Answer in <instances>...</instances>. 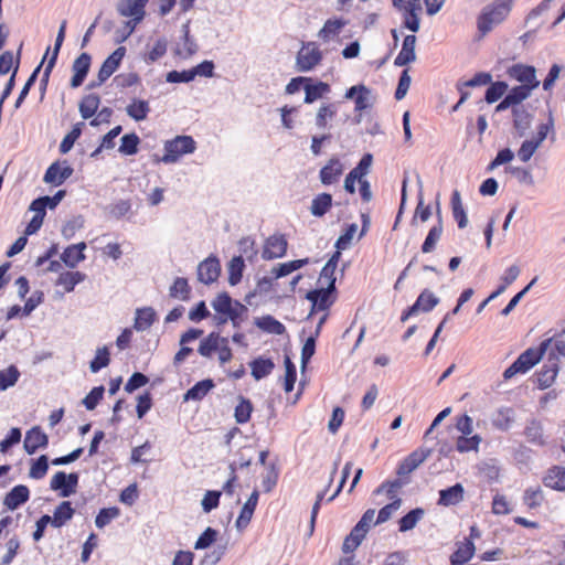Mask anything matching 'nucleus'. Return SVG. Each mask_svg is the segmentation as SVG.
Wrapping results in <instances>:
<instances>
[{"label": "nucleus", "instance_id": "f257e3e1", "mask_svg": "<svg viewBox=\"0 0 565 565\" xmlns=\"http://www.w3.org/2000/svg\"><path fill=\"white\" fill-rule=\"evenodd\" d=\"M554 344L556 355L565 356V329L554 338L541 342L537 348H529L503 372L504 380H510L519 373H525L543 358L551 344Z\"/></svg>", "mask_w": 565, "mask_h": 565}, {"label": "nucleus", "instance_id": "f03ea898", "mask_svg": "<svg viewBox=\"0 0 565 565\" xmlns=\"http://www.w3.org/2000/svg\"><path fill=\"white\" fill-rule=\"evenodd\" d=\"M513 0H494L483 8L477 19L478 31L481 36L488 34L494 25L503 22L512 9Z\"/></svg>", "mask_w": 565, "mask_h": 565}, {"label": "nucleus", "instance_id": "7ed1b4c3", "mask_svg": "<svg viewBox=\"0 0 565 565\" xmlns=\"http://www.w3.org/2000/svg\"><path fill=\"white\" fill-rule=\"evenodd\" d=\"M213 309L218 313V323H225L231 320L236 327L242 320V316L247 312V308L237 300H233L227 292L218 294L212 301Z\"/></svg>", "mask_w": 565, "mask_h": 565}, {"label": "nucleus", "instance_id": "20e7f679", "mask_svg": "<svg viewBox=\"0 0 565 565\" xmlns=\"http://www.w3.org/2000/svg\"><path fill=\"white\" fill-rule=\"evenodd\" d=\"M196 142L191 136H177L164 142V154L158 161L174 163L182 156L193 153Z\"/></svg>", "mask_w": 565, "mask_h": 565}, {"label": "nucleus", "instance_id": "39448f33", "mask_svg": "<svg viewBox=\"0 0 565 565\" xmlns=\"http://www.w3.org/2000/svg\"><path fill=\"white\" fill-rule=\"evenodd\" d=\"M392 4L402 14L405 29L414 33L419 31L423 11L420 0H392Z\"/></svg>", "mask_w": 565, "mask_h": 565}, {"label": "nucleus", "instance_id": "423d86ee", "mask_svg": "<svg viewBox=\"0 0 565 565\" xmlns=\"http://www.w3.org/2000/svg\"><path fill=\"white\" fill-rule=\"evenodd\" d=\"M306 298L311 302L310 313L328 310L337 299L334 280L328 286L320 285L319 288L310 290Z\"/></svg>", "mask_w": 565, "mask_h": 565}, {"label": "nucleus", "instance_id": "0eeeda50", "mask_svg": "<svg viewBox=\"0 0 565 565\" xmlns=\"http://www.w3.org/2000/svg\"><path fill=\"white\" fill-rule=\"evenodd\" d=\"M322 58L319 45L316 42H306L297 53L296 67L299 72H309L317 67Z\"/></svg>", "mask_w": 565, "mask_h": 565}, {"label": "nucleus", "instance_id": "6e6552de", "mask_svg": "<svg viewBox=\"0 0 565 565\" xmlns=\"http://www.w3.org/2000/svg\"><path fill=\"white\" fill-rule=\"evenodd\" d=\"M559 371L558 356L551 352L546 362L541 370L536 373L537 387L545 390L552 386Z\"/></svg>", "mask_w": 565, "mask_h": 565}, {"label": "nucleus", "instance_id": "1a4fd4ad", "mask_svg": "<svg viewBox=\"0 0 565 565\" xmlns=\"http://www.w3.org/2000/svg\"><path fill=\"white\" fill-rule=\"evenodd\" d=\"M78 479L79 477L76 472L66 475L64 471H57L52 477L50 487L54 491H60L61 497L66 498L75 492Z\"/></svg>", "mask_w": 565, "mask_h": 565}, {"label": "nucleus", "instance_id": "9d476101", "mask_svg": "<svg viewBox=\"0 0 565 565\" xmlns=\"http://www.w3.org/2000/svg\"><path fill=\"white\" fill-rule=\"evenodd\" d=\"M288 247V242L282 234H274L266 238L262 257L265 260H271L276 258H281L286 255Z\"/></svg>", "mask_w": 565, "mask_h": 565}, {"label": "nucleus", "instance_id": "9b49d317", "mask_svg": "<svg viewBox=\"0 0 565 565\" xmlns=\"http://www.w3.org/2000/svg\"><path fill=\"white\" fill-rule=\"evenodd\" d=\"M125 55L126 47L119 46L104 61L97 74L98 85L106 82L117 71Z\"/></svg>", "mask_w": 565, "mask_h": 565}, {"label": "nucleus", "instance_id": "f8f14e48", "mask_svg": "<svg viewBox=\"0 0 565 565\" xmlns=\"http://www.w3.org/2000/svg\"><path fill=\"white\" fill-rule=\"evenodd\" d=\"M508 75L511 78L522 83L524 86H531L535 89L539 87L540 82L536 78V71L534 66L524 64H514L508 70Z\"/></svg>", "mask_w": 565, "mask_h": 565}, {"label": "nucleus", "instance_id": "ddd939ff", "mask_svg": "<svg viewBox=\"0 0 565 565\" xmlns=\"http://www.w3.org/2000/svg\"><path fill=\"white\" fill-rule=\"evenodd\" d=\"M148 2L149 0H120L117 10L121 17L132 18L137 24L143 20Z\"/></svg>", "mask_w": 565, "mask_h": 565}, {"label": "nucleus", "instance_id": "4468645a", "mask_svg": "<svg viewBox=\"0 0 565 565\" xmlns=\"http://www.w3.org/2000/svg\"><path fill=\"white\" fill-rule=\"evenodd\" d=\"M372 164V154L366 153L362 157L360 162L355 168H353L345 177L344 180V189L350 194L355 193V182L356 180L364 179V177L369 173L370 167Z\"/></svg>", "mask_w": 565, "mask_h": 565}, {"label": "nucleus", "instance_id": "2eb2a0df", "mask_svg": "<svg viewBox=\"0 0 565 565\" xmlns=\"http://www.w3.org/2000/svg\"><path fill=\"white\" fill-rule=\"evenodd\" d=\"M220 274L221 265L215 256H209L198 266V279L205 285L216 281Z\"/></svg>", "mask_w": 565, "mask_h": 565}, {"label": "nucleus", "instance_id": "dca6fc26", "mask_svg": "<svg viewBox=\"0 0 565 565\" xmlns=\"http://www.w3.org/2000/svg\"><path fill=\"white\" fill-rule=\"evenodd\" d=\"M73 171L67 161H56L47 168L43 179L46 183L61 185L73 174Z\"/></svg>", "mask_w": 565, "mask_h": 565}, {"label": "nucleus", "instance_id": "f3484780", "mask_svg": "<svg viewBox=\"0 0 565 565\" xmlns=\"http://www.w3.org/2000/svg\"><path fill=\"white\" fill-rule=\"evenodd\" d=\"M429 450L416 449L411 452L403 461L398 465L396 473L398 478H407L422 462L429 456Z\"/></svg>", "mask_w": 565, "mask_h": 565}, {"label": "nucleus", "instance_id": "a211bd4d", "mask_svg": "<svg viewBox=\"0 0 565 565\" xmlns=\"http://www.w3.org/2000/svg\"><path fill=\"white\" fill-rule=\"evenodd\" d=\"M49 445V437L40 426H34L25 434L23 447L26 454L33 455L40 448H46Z\"/></svg>", "mask_w": 565, "mask_h": 565}, {"label": "nucleus", "instance_id": "6ab92c4d", "mask_svg": "<svg viewBox=\"0 0 565 565\" xmlns=\"http://www.w3.org/2000/svg\"><path fill=\"white\" fill-rule=\"evenodd\" d=\"M343 173V164L338 158H331L320 170L319 178L322 184L331 185L339 181Z\"/></svg>", "mask_w": 565, "mask_h": 565}, {"label": "nucleus", "instance_id": "aec40b11", "mask_svg": "<svg viewBox=\"0 0 565 565\" xmlns=\"http://www.w3.org/2000/svg\"><path fill=\"white\" fill-rule=\"evenodd\" d=\"M92 57L88 53H82L73 63V76L71 79V86L76 88L81 86L89 71Z\"/></svg>", "mask_w": 565, "mask_h": 565}, {"label": "nucleus", "instance_id": "412c9836", "mask_svg": "<svg viewBox=\"0 0 565 565\" xmlns=\"http://www.w3.org/2000/svg\"><path fill=\"white\" fill-rule=\"evenodd\" d=\"M30 499V490L24 484L13 487L4 497L3 504L9 510H15Z\"/></svg>", "mask_w": 565, "mask_h": 565}, {"label": "nucleus", "instance_id": "4be33fe9", "mask_svg": "<svg viewBox=\"0 0 565 565\" xmlns=\"http://www.w3.org/2000/svg\"><path fill=\"white\" fill-rule=\"evenodd\" d=\"M86 247L87 246L85 242L67 246L61 255L62 262L67 267L75 268L79 263H82L86 258L84 254Z\"/></svg>", "mask_w": 565, "mask_h": 565}, {"label": "nucleus", "instance_id": "5701e85b", "mask_svg": "<svg viewBox=\"0 0 565 565\" xmlns=\"http://www.w3.org/2000/svg\"><path fill=\"white\" fill-rule=\"evenodd\" d=\"M543 484L550 489L565 492V467H551L543 477Z\"/></svg>", "mask_w": 565, "mask_h": 565}, {"label": "nucleus", "instance_id": "b1692460", "mask_svg": "<svg viewBox=\"0 0 565 565\" xmlns=\"http://www.w3.org/2000/svg\"><path fill=\"white\" fill-rule=\"evenodd\" d=\"M416 36L414 34L406 35L403 41L402 50L394 60L396 66L407 65L416 60L415 54Z\"/></svg>", "mask_w": 565, "mask_h": 565}, {"label": "nucleus", "instance_id": "393cba45", "mask_svg": "<svg viewBox=\"0 0 565 565\" xmlns=\"http://www.w3.org/2000/svg\"><path fill=\"white\" fill-rule=\"evenodd\" d=\"M476 552L475 543L471 540H463L457 543V548L450 555L451 565H462L470 561Z\"/></svg>", "mask_w": 565, "mask_h": 565}, {"label": "nucleus", "instance_id": "a878e982", "mask_svg": "<svg viewBox=\"0 0 565 565\" xmlns=\"http://www.w3.org/2000/svg\"><path fill=\"white\" fill-rule=\"evenodd\" d=\"M465 489L461 483L439 491L438 504L444 507L456 505L463 500Z\"/></svg>", "mask_w": 565, "mask_h": 565}, {"label": "nucleus", "instance_id": "bb28decb", "mask_svg": "<svg viewBox=\"0 0 565 565\" xmlns=\"http://www.w3.org/2000/svg\"><path fill=\"white\" fill-rule=\"evenodd\" d=\"M86 279V274L75 270L63 271L58 275L55 286H61L64 292H72L76 285Z\"/></svg>", "mask_w": 565, "mask_h": 565}, {"label": "nucleus", "instance_id": "cd10ccee", "mask_svg": "<svg viewBox=\"0 0 565 565\" xmlns=\"http://www.w3.org/2000/svg\"><path fill=\"white\" fill-rule=\"evenodd\" d=\"M258 491L254 490L249 498L247 499V501L245 502V504L243 505L241 513L236 520V526L238 529H244L249 524L258 502Z\"/></svg>", "mask_w": 565, "mask_h": 565}, {"label": "nucleus", "instance_id": "c85d7f7f", "mask_svg": "<svg viewBox=\"0 0 565 565\" xmlns=\"http://www.w3.org/2000/svg\"><path fill=\"white\" fill-rule=\"evenodd\" d=\"M75 510L73 509L70 501H62L54 510L53 516H51V524L54 527H62L65 525L74 515Z\"/></svg>", "mask_w": 565, "mask_h": 565}, {"label": "nucleus", "instance_id": "c756f323", "mask_svg": "<svg viewBox=\"0 0 565 565\" xmlns=\"http://www.w3.org/2000/svg\"><path fill=\"white\" fill-rule=\"evenodd\" d=\"M215 386L213 380L206 379L195 383L183 396L184 402L201 401Z\"/></svg>", "mask_w": 565, "mask_h": 565}, {"label": "nucleus", "instance_id": "7c9ffc66", "mask_svg": "<svg viewBox=\"0 0 565 565\" xmlns=\"http://www.w3.org/2000/svg\"><path fill=\"white\" fill-rule=\"evenodd\" d=\"M191 286L186 278L177 277L169 288V296L172 299L188 301L191 298Z\"/></svg>", "mask_w": 565, "mask_h": 565}, {"label": "nucleus", "instance_id": "2f4dec72", "mask_svg": "<svg viewBox=\"0 0 565 565\" xmlns=\"http://www.w3.org/2000/svg\"><path fill=\"white\" fill-rule=\"evenodd\" d=\"M408 478L398 477L392 481H384L374 490V493L380 494L382 492H385L387 498L394 501L395 499H399L397 497V493L405 484L408 483Z\"/></svg>", "mask_w": 565, "mask_h": 565}, {"label": "nucleus", "instance_id": "473e14b6", "mask_svg": "<svg viewBox=\"0 0 565 565\" xmlns=\"http://www.w3.org/2000/svg\"><path fill=\"white\" fill-rule=\"evenodd\" d=\"M157 319V313L151 307L137 309L134 328L137 331L149 329Z\"/></svg>", "mask_w": 565, "mask_h": 565}, {"label": "nucleus", "instance_id": "72a5a7b5", "mask_svg": "<svg viewBox=\"0 0 565 565\" xmlns=\"http://www.w3.org/2000/svg\"><path fill=\"white\" fill-rule=\"evenodd\" d=\"M100 105V97L97 94L85 95L78 105V109L83 119L92 118Z\"/></svg>", "mask_w": 565, "mask_h": 565}, {"label": "nucleus", "instance_id": "f704fd0d", "mask_svg": "<svg viewBox=\"0 0 565 565\" xmlns=\"http://www.w3.org/2000/svg\"><path fill=\"white\" fill-rule=\"evenodd\" d=\"M308 264V258L290 260L287 263L278 264L270 270L271 277L278 279L302 268Z\"/></svg>", "mask_w": 565, "mask_h": 565}, {"label": "nucleus", "instance_id": "c9c22d12", "mask_svg": "<svg viewBox=\"0 0 565 565\" xmlns=\"http://www.w3.org/2000/svg\"><path fill=\"white\" fill-rule=\"evenodd\" d=\"M66 25H67V21L66 20H63L61 25H60V30H58V33H57V36H56V40H55V45H54V50H53V54L50 58V61L47 62L45 68H44V81L46 82L49 78H50V75H51V72L56 63V60H57V55H58V52H60V49L64 42V39H65V31H66Z\"/></svg>", "mask_w": 565, "mask_h": 565}, {"label": "nucleus", "instance_id": "e433bc0d", "mask_svg": "<svg viewBox=\"0 0 565 565\" xmlns=\"http://www.w3.org/2000/svg\"><path fill=\"white\" fill-rule=\"evenodd\" d=\"M450 203H451L452 216H454L455 221L457 222L458 227L465 228L468 224V218H467V214L463 209L460 193L458 190H455L452 192Z\"/></svg>", "mask_w": 565, "mask_h": 565}, {"label": "nucleus", "instance_id": "4c0bfd02", "mask_svg": "<svg viewBox=\"0 0 565 565\" xmlns=\"http://www.w3.org/2000/svg\"><path fill=\"white\" fill-rule=\"evenodd\" d=\"M127 115L136 121L145 120L150 111V106L147 100L132 99L126 107Z\"/></svg>", "mask_w": 565, "mask_h": 565}, {"label": "nucleus", "instance_id": "58836bf2", "mask_svg": "<svg viewBox=\"0 0 565 565\" xmlns=\"http://www.w3.org/2000/svg\"><path fill=\"white\" fill-rule=\"evenodd\" d=\"M332 206V195L329 193H320L313 198L310 212L313 216H323Z\"/></svg>", "mask_w": 565, "mask_h": 565}, {"label": "nucleus", "instance_id": "ea45409f", "mask_svg": "<svg viewBox=\"0 0 565 565\" xmlns=\"http://www.w3.org/2000/svg\"><path fill=\"white\" fill-rule=\"evenodd\" d=\"M224 337L217 332H211L203 340H201L198 352L204 358H211L213 352L220 347Z\"/></svg>", "mask_w": 565, "mask_h": 565}, {"label": "nucleus", "instance_id": "a19ab883", "mask_svg": "<svg viewBox=\"0 0 565 565\" xmlns=\"http://www.w3.org/2000/svg\"><path fill=\"white\" fill-rule=\"evenodd\" d=\"M514 422V411L511 407H502L492 418V425L500 430H508Z\"/></svg>", "mask_w": 565, "mask_h": 565}, {"label": "nucleus", "instance_id": "79ce46f5", "mask_svg": "<svg viewBox=\"0 0 565 565\" xmlns=\"http://www.w3.org/2000/svg\"><path fill=\"white\" fill-rule=\"evenodd\" d=\"M275 367L270 359L257 358L250 362L252 375L255 380H260L269 375Z\"/></svg>", "mask_w": 565, "mask_h": 565}, {"label": "nucleus", "instance_id": "37998d69", "mask_svg": "<svg viewBox=\"0 0 565 565\" xmlns=\"http://www.w3.org/2000/svg\"><path fill=\"white\" fill-rule=\"evenodd\" d=\"M425 514L424 509L416 508L406 513L398 521V530L399 532H407L413 530L416 524L423 519Z\"/></svg>", "mask_w": 565, "mask_h": 565}, {"label": "nucleus", "instance_id": "c03bdc74", "mask_svg": "<svg viewBox=\"0 0 565 565\" xmlns=\"http://www.w3.org/2000/svg\"><path fill=\"white\" fill-rule=\"evenodd\" d=\"M305 103L311 104L328 94L330 92V85L324 82H318L315 85L307 83L305 86Z\"/></svg>", "mask_w": 565, "mask_h": 565}, {"label": "nucleus", "instance_id": "a18cd8bd", "mask_svg": "<svg viewBox=\"0 0 565 565\" xmlns=\"http://www.w3.org/2000/svg\"><path fill=\"white\" fill-rule=\"evenodd\" d=\"M256 324L262 330L280 335L286 331L285 326L275 319L273 316H264L256 321Z\"/></svg>", "mask_w": 565, "mask_h": 565}, {"label": "nucleus", "instance_id": "49530a36", "mask_svg": "<svg viewBox=\"0 0 565 565\" xmlns=\"http://www.w3.org/2000/svg\"><path fill=\"white\" fill-rule=\"evenodd\" d=\"M245 264L242 256L233 257L228 263V282L231 286L237 285L243 276Z\"/></svg>", "mask_w": 565, "mask_h": 565}, {"label": "nucleus", "instance_id": "de8ad7c7", "mask_svg": "<svg viewBox=\"0 0 565 565\" xmlns=\"http://www.w3.org/2000/svg\"><path fill=\"white\" fill-rule=\"evenodd\" d=\"M345 22L341 19H329L319 31L318 36L327 42L332 36L339 34Z\"/></svg>", "mask_w": 565, "mask_h": 565}, {"label": "nucleus", "instance_id": "09e8293b", "mask_svg": "<svg viewBox=\"0 0 565 565\" xmlns=\"http://www.w3.org/2000/svg\"><path fill=\"white\" fill-rule=\"evenodd\" d=\"M49 470V458L46 455H41L39 458L31 461L29 477L31 479H43Z\"/></svg>", "mask_w": 565, "mask_h": 565}, {"label": "nucleus", "instance_id": "8fccbe9b", "mask_svg": "<svg viewBox=\"0 0 565 565\" xmlns=\"http://www.w3.org/2000/svg\"><path fill=\"white\" fill-rule=\"evenodd\" d=\"M544 502V493L540 487L529 488L523 493V503L530 509H536Z\"/></svg>", "mask_w": 565, "mask_h": 565}, {"label": "nucleus", "instance_id": "3c124183", "mask_svg": "<svg viewBox=\"0 0 565 565\" xmlns=\"http://www.w3.org/2000/svg\"><path fill=\"white\" fill-rule=\"evenodd\" d=\"M481 443V437L479 435L470 436H459L456 440V449L459 452H469V451H478L479 445Z\"/></svg>", "mask_w": 565, "mask_h": 565}, {"label": "nucleus", "instance_id": "603ef678", "mask_svg": "<svg viewBox=\"0 0 565 565\" xmlns=\"http://www.w3.org/2000/svg\"><path fill=\"white\" fill-rule=\"evenodd\" d=\"M139 143L140 138L135 132L127 134L121 137V143L118 151L125 156L136 154L138 152Z\"/></svg>", "mask_w": 565, "mask_h": 565}, {"label": "nucleus", "instance_id": "864d4df0", "mask_svg": "<svg viewBox=\"0 0 565 565\" xmlns=\"http://www.w3.org/2000/svg\"><path fill=\"white\" fill-rule=\"evenodd\" d=\"M20 377V372L15 365L0 371V391H6L13 386Z\"/></svg>", "mask_w": 565, "mask_h": 565}, {"label": "nucleus", "instance_id": "5fc2aeb1", "mask_svg": "<svg viewBox=\"0 0 565 565\" xmlns=\"http://www.w3.org/2000/svg\"><path fill=\"white\" fill-rule=\"evenodd\" d=\"M443 234V225L441 222H439L437 225L433 226L423 245H422V252L423 253H430L435 249L437 242L440 239Z\"/></svg>", "mask_w": 565, "mask_h": 565}, {"label": "nucleus", "instance_id": "6e6d98bb", "mask_svg": "<svg viewBox=\"0 0 565 565\" xmlns=\"http://www.w3.org/2000/svg\"><path fill=\"white\" fill-rule=\"evenodd\" d=\"M110 363V354L107 347L97 349L95 358L90 361L89 369L93 373H97Z\"/></svg>", "mask_w": 565, "mask_h": 565}, {"label": "nucleus", "instance_id": "4d7b16f0", "mask_svg": "<svg viewBox=\"0 0 565 565\" xmlns=\"http://www.w3.org/2000/svg\"><path fill=\"white\" fill-rule=\"evenodd\" d=\"M439 302V299L429 290L425 289L415 301V305L417 306L418 310H422L424 312H428L433 310L437 303Z\"/></svg>", "mask_w": 565, "mask_h": 565}, {"label": "nucleus", "instance_id": "13d9d810", "mask_svg": "<svg viewBox=\"0 0 565 565\" xmlns=\"http://www.w3.org/2000/svg\"><path fill=\"white\" fill-rule=\"evenodd\" d=\"M337 114V109L334 104H324L322 105L316 116V125L324 129L328 126V120L332 119Z\"/></svg>", "mask_w": 565, "mask_h": 565}, {"label": "nucleus", "instance_id": "bf43d9fd", "mask_svg": "<svg viewBox=\"0 0 565 565\" xmlns=\"http://www.w3.org/2000/svg\"><path fill=\"white\" fill-rule=\"evenodd\" d=\"M507 89H508V85L504 82L490 83V86L488 87L486 95H484L486 102L488 104L495 103L504 95Z\"/></svg>", "mask_w": 565, "mask_h": 565}, {"label": "nucleus", "instance_id": "052dcab7", "mask_svg": "<svg viewBox=\"0 0 565 565\" xmlns=\"http://www.w3.org/2000/svg\"><path fill=\"white\" fill-rule=\"evenodd\" d=\"M253 406L250 401L242 398L235 407L234 417L236 423L245 424L250 419Z\"/></svg>", "mask_w": 565, "mask_h": 565}, {"label": "nucleus", "instance_id": "680f3d73", "mask_svg": "<svg viewBox=\"0 0 565 565\" xmlns=\"http://www.w3.org/2000/svg\"><path fill=\"white\" fill-rule=\"evenodd\" d=\"M524 435L526 436L529 441L543 444V428L539 420H531L525 427Z\"/></svg>", "mask_w": 565, "mask_h": 565}, {"label": "nucleus", "instance_id": "e2e57ef3", "mask_svg": "<svg viewBox=\"0 0 565 565\" xmlns=\"http://www.w3.org/2000/svg\"><path fill=\"white\" fill-rule=\"evenodd\" d=\"M83 124H76L72 130L63 138V140L61 141L60 143V152L61 153H67L73 145L75 143V141L79 138L81 134H82V126Z\"/></svg>", "mask_w": 565, "mask_h": 565}, {"label": "nucleus", "instance_id": "0e129e2a", "mask_svg": "<svg viewBox=\"0 0 565 565\" xmlns=\"http://www.w3.org/2000/svg\"><path fill=\"white\" fill-rule=\"evenodd\" d=\"M402 499H395L391 503L384 505L377 513L375 524H382L388 521L392 515L401 508Z\"/></svg>", "mask_w": 565, "mask_h": 565}, {"label": "nucleus", "instance_id": "69168bd1", "mask_svg": "<svg viewBox=\"0 0 565 565\" xmlns=\"http://www.w3.org/2000/svg\"><path fill=\"white\" fill-rule=\"evenodd\" d=\"M119 515V509L116 507L102 509L95 519V524L98 529H103L110 521Z\"/></svg>", "mask_w": 565, "mask_h": 565}, {"label": "nucleus", "instance_id": "338daca9", "mask_svg": "<svg viewBox=\"0 0 565 565\" xmlns=\"http://www.w3.org/2000/svg\"><path fill=\"white\" fill-rule=\"evenodd\" d=\"M105 388L103 385L94 387L83 399V404L88 411H93L103 399Z\"/></svg>", "mask_w": 565, "mask_h": 565}, {"label": "nucleus", "instance_id": "774afa93", "mask_svg": "<svg viewBox=\"0 0 565 565\" xmlns=\"http://www.w3.org/2000/svg\"><path fill=\"white\" fill-rule=\"evenodd\" d=\"M167 53V42L163 39H159L156 41L153 46L149 50V52L145 56V61L147 63H153L161 58Z\"/></svg>", "mask_w": 565, "mask_h": 565}]
</instances>
